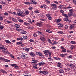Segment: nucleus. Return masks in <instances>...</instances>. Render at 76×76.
<instances>
[{"label":"nucleus","mask_w":76,"mask_h":76,"mask_svg":"<svg viewBox=\"0 0 76 76\" xmlns=\"http://www.w3.org/2000/svg\"><path fill=\"white\" fill-rule=\"evenodd\" d=\"M23 12L19 11L17 12V14L18 16H21V17H25V15H23Z\"/></svg>","instance_id":"nucleus-1"},{"label":"nucleus","mask_w":76,"mask_h":76,"mask_svg":"<svg viewBox=\"0 0 76 76\" xmlns=\"http://www.w3.org/2000/svg\"><path fill=\"white\" fill-rule=\"evenodd\" d=\"M69 66L72 69H74V70H76V66H75V64H69Z\"/></svg>","instance_id":"nucleus-2"},{"label":"nucleus","mask_w":76,"mask_h":76,"mask_svg":"<svg viewBox=\"0 0 76 76\" xmlns=\"http://www.w3.org/2000/svg\"><path fill=\"white\" fill-rule=\"evenodd\" d=\"M0 49L1 50H7V48H6L4 46L1 44L0 45Z\"/></svg>","instance_id":"nucleus-3"},{"label":"nucleus","mask_w":76,"mask_h":76,"mask_svg":"<svg viewBox=\"0 0 76 76\" xmlns=\"http://www.w3.org/2000/svg\"><path fill=\"white\" fill-rule=\"evenodd\" d=\"M11 66H14L15 69H18L19 67L18 66L16 65V64H11Z\"/></svg>","instance_id":"nucleus-4"},{"label":"nucleus","mask_w":76,"mask_h":76,"mask_svg":"<svg viewBox=\"0 0 76 76\" xmlns=\"http://www.w3.org/2000/svg\"><path fill=\"white\" fill-rule=\"evenodd\" d=\"M36 54L37 55H38V56H40L41 57H42V54L39 52H37L36 53Z\"/></svg>","instance_id":"nucleus-5"},{"label":"nucleus","mask_w":76,"mask_h":76,"mask_svg":"<svg viewBox=\"0 0 76 76\" xmlns=\"http://www.w3.org/2000/svg\"><path fill=\"white\" fill-rule=\"evenodd\" d=\"M54 21L55 22H56V23H59L60 21H61V19H55L54 20Z\"/></svg>","instance_id":"nucleus-6"},{"label":"nucleus","mask_w":76,"mask_h":76,"mask_svg":"<svg viewBox=\"0 0 76 76\" xmlns=\"http://www.w3.org/2000/svg\"><path fill=\"white\" fill-rule=\"evenodd\" d=\"M31 3L32 4H37V2L35 1L34 0H31Z\"/></svg>","instance_id":"nucleus-7"},{"label":"nucleus","mask_w":76,"mask_h":76,"mask_svg":"<svg viewBox=\"0 0 76 76\" xmlns=\"http://www.w3.org/2000/svg\"><path fill=\"white\" fill-rule=\"evenodd\" d=\"M50 5L51 6H53V7H54V8H57V4H50Z\"/></svg>","instance_id":"nucleus-8"},{"label":"nucleus","mask_w":76,"mask_h":76,"mask_svg":"<svg viewBox=\"0 0 76 76\" xmlns=\"http://www.w3.org/2000/svg\"><path fill=\"white\" fill-rule=\"evenodd\" d=\"M64 20L65 21H66L67 22H70L71 21L70 20H69V19L67 18H65L64 19Z\"/></svg>","instance_id":"nucleus-9"},{"label":"nucleus","mask_w":76,"mask_h":76,"mask_svg":"<svg viewBox=\"0 0 76 76\" xmlns=\"http://www.w3.org/2000/svg\"><path fill=\"white\" fill-rule=\"evenodd\" d=\"M57 25H59L58 26V28H62V27H63V24H62L61 23H58L57 24Z\"/></svg>","instance_id":"nucleus-10"},{"label":"nucleus","mask_w":76,"mask_h":76,"mask_svg":"<svg viewBox=\"0 0 76 76\" xmlns=\"http://www.w3.org/2000/svg\"><path fill=\"white\" fill-rule=\"evenodd\" d=\"M17 40H19L20 41H24L25 39L22 38V37H19L17 38Z\"/></svg>","instance_id":"nucleus-11"},{"label":"nucleus","mask_w":76,"mask_h":76,"mask_svg":"<svg viewBox=\"0 0 76 76\" xmlns=\"http://www.w3.org/2000/svg\"><path fill=\"white\" fill-rule=\"evenodd\" d=\"M0 72H2V73H6V74L7 73V72H6V71L2 69H0Z\"/></svg>","instance_id":"nucleus-12"},{"label":"nucleus","mask_w":76,"mask_h":76,"mask_svg":"<svg viewBox=\"0 0 76 76\" xmlns=\"http://www.w3.org/2000/svg\"><path fill=\"white\" fill-rule=\"evenodd\" d=\"M15 28H16V29H18L20 27V25L18 24H16L15 25Z\"/></svg>","instance_id":"nucleus-13"},{"label":"nucleus","mask_w":76,"mask_h":76,"mask_svg":"<svg viewBox=\"0 0 76 76\" xmlns=\"http://www.w3.org/2000/svg\"><path fill=\"white\" fill-rule=\"evenodd\" d=\"M5 41L7 44H12V42L9 40H5Z\"/></svg>","instance_id":"nucleus-14"},{"label":"nucleus","mask_w":76,"mask_h":76,"mask_svg":"<svg viewBox=\"0 0 76 76\" xmlns=\"http://www.w3.org/2000/svg\"><path fill=\"white\" fill-rule=\"evenodd\" d=\"M29 55H30L31 57H34L35 56V53L33 52H31L29 53Z\"/></svg>","instance_id":"nucleus-15"},{"label":"nucleus","mask_w":76,"mask_h":76,"mask_svg":"<svg viewBox=\"0 0 76 76\" xmlns=\"http://www.w3.org/2000/svg\"><path fill=\"white\" fill-rule=\"evenodd\" d=\"M40 39L42 41H43L44 42V41H45V38L44 37H42Z\"/></svg>","instance_id":"nucleus-16"},{"label":"nucleus","mask_w":76,"mask_h":76,"mask_svg":"<svg viewBox=\"0 0 76 76\" xmlns=\"http://www.w3.org/2000/svg\"><path fill=\"white\" fill-rule=\"evenodd\" d=\"M3 52L4 53H5V54H10L9 52L7 50L3 51Z\"/></svg>","instance_id":"nucleus-17"},{"label":"nucleus","mask_w":76,"mask_h":76,"mask_svg":"<svg viewBox=\"0 0 76 76\" xmlns=\"http://www.w3.org/2000/svg\"><path fill=\"white\" fill-rule=\"evenodd\" d=\"M21 34H26L27 33V32L25 31L22 30L21 31Z\"/></svg>","instance_id":"nucleus-18"},{"label":"nucleus","mask_w":76,"mask_h":76,"mask_svg":"<svg viewBox=\"0 0 76 76\" xmlns=\"http://www.w3.org/2000/svg\"><path fill=\"white\" fill-rule=\"evenodd\" d=\"M62 15H63V16H64L65 18H68V16H67V15L66 14L62 13Z\"/></svg>","instance_id":"nucleus-19"},{"label":"nucleus","mask_w":76,"mask_h":76,"mask_svg":"<svg viewBox=\"0 0 76 76\" xmlns=\"http://www.w3.org/2000/svg\"><path fill=\"white\" fill-rule=\"evenodd\" d=\"M45 64V63L44 62H40L39 63V66H41L43 65L44 64Z\"/></svg>","instance_id":"nucleus-20"},{"label":"nucleus","mask_w":76,"mask_h":76,"mask_svg":"<svg viewBox=\"0 0 76 76\" xmlns=\"http://www.w3.org/2000/svg\"><path fill=\"white\" fill-rule=\"evenodd\" d=\"M57 32L58 34H62V35H63V34H64V33H63V32L61 31H59Z\"/></svg>","instance_id":"nucleus-21"},{"label":"nucleus","mask_w":76,"mask_h":76,"mask_svg":"<svg viewBox=\"0 0 76 76\" xmlns=\"http://www.w3.org/2000/svg\"><path fill=\"white\" fill-rule=\"evenodd\" d=\"M66 51H67V50L65 48H64L62 49V50L61 51V53H64L66 52Z\"/></svg>","instance_id":"nucleus-22"},{"label":"nucleus","mask_w":76,"mask_h":76,"mask_svg":"<svg viewBox=\"0 0 76 76\" xmlns=\"http://www.w3.org/2000/svg\"><path fill=\"white\" fill-rule=\"evenodd\" d=\"M37 26H42V24L39 23H37Z\"/></svg>","instance_id":"nucleus-23"},{"label":"nucleus","mask_w":76,"mask_h":76,"mask_svg":"<svg viewBox=\"0 0 76 76\" xmlns=\"http://www.w3.org/2000/svg\"><path fill=\"white\" fill-rule=\"evenodd\" d=\"M4 26H3L0 25V29L1 30H2L4 29Z\"/></svg>","instance_id":"nucleus-24"},{"label":"nucleus","mask_w":76,"mask_h":76,"mask_svg":"<svg viewBox=\"0 0 76 76\" xmlns=\"http://www.w3.org/2000/svg\"><path fill=\"white\" fill-rule=\"evenodd\" d=\"M26 55H27V54H23L21 55V57L23 58V57H26Z\"/></svg>","instance_id":"nucleus-25"},{"label":"nucleus","mask_w":76,"mask_h":76,"mask_svg":"<svg viewBox=\"0 0 76 76\" xmlns=\"http://www.w3.org/2000/svg\"><path fill=\"white\" fill-rule=\"evenodd\" d=\"M5 62H10V60H9L6 59H4V61Z\"/></svg>","instance_id":"nucleus-26"},{"label":"nucleus","mask_w":76,"mask_h":76,"mask_svg":"<svg viewBox=\"0 0 76 76\" xmlns=\"http://www.w3.org/2000/svg\"><path fill=\"white\" fill-rule=\"evenodd\" d=\"M59 72L60 73H64V71H63V70L62 69H60L59 70Z\"/></svg>","instance_id":"nucleus-27"},{"label":"nucleus","mask_w":76,"mask_h":76,"mask_svg":"<svg viewBox=\"0 0 76 76\" xmlns=\"http://www.w3.org/2000/svg\"><path fill=\"white\" fill-rule=\"evenodd\" d=\"M16 29L18 31H22V29H20V27H19L18 28H16Z\"/></svg>","instance_id":"nucleus-28"},{"label":"nucleus","mask_w":76,"mask_h":76,"mask_svg":"<svg viewBox=\"0 0 76 76\" xmlns=\"http://www.w3.org/2000/svg\"><path fill=\"white\" fill-rule=\"evenodd\" d=\"M43 74L44 75H47V74H48V72L46 71H43Z\"/></svg>","instance_id":"nucleus-29"},{"label":"nucleus","mask_w":76,"mask_h":76,"mask_svg":"<svg viewBox=\"0 0 76 76\" xmlns=\"http://www.w3.org/2000/svg\"><path fill=\"white\" fill-rule=\"evenodd\" d=\"M65 56H66V54H61L60 55V56L61 57H65Z\"/></svg>","instance_id":"nucleus-30"},{"label":"nucleus","mask_w":76,"mask_h":76,"mask_svg":"<svg viewBox=\"0 0 76 76\" xmlns=\"http://www.w3.org/2000/svg\"><path fill=\"white\" fill-rule=\"evenodd\" d=\"M69 12H70V13H73V12L74 10L73 9H71L69 10Z\"/></svg>","instance_id":"nucleus-31"},{"label":"nucleus","mask_w":76,"mask_h":76,"mask_svg":"<svg viewBox=\"0 0 76 76\" xmlns=\"http://www.w3.org/2000/svg\"><path fill=\"white\" fill-rule=\"evenodd\" d=\"M54 58L55 59H56V60H60V58H58L57 57H55Z\"/></svg>","instance_id":"nucleus-32"},{"label":"nucleus","mask_w":76,"mask_h":76,"mask_svg":"<svg viewBox=\"0 0 76 76\" xmlns=\"http://www.w3.org/2000/svg\"><path fill=\"white\" fill-rule=\"evenodd\" d=\"M72 15H73V13L71 12H69L68 14V15L69 16H72Z\"/></svg>","instance_id":"nucleus-33"},{"label":"nucleus","mask_w":76,"mask_h":76,"mask_svg":"<svg viewBox=\"0 0 76 76\" xmlns=\"http://www.w3.org/2000/svg\"><path fill=\"white\" fill-rule=\"evenodd\" d=\"M12 20L13 22H16L17 20L15 19V17H14Z\"/></svg>","instance_id":"nucleus-34"},{"label":"nucleus","mask_w":76,"mask_h":76,"mask_svg":"<svg viewBox=\"0 0 76 76\" xmlns=\"http://www.w3.org/2000/svg\"><path fill=\"white\" fill-rule=\"evenodd\" d=\"M47 41H48V42L49 43H50V44H52V42H51V40L50 39H48Z\"/></svg>","instance_id":"nucleus-35"},{"label":"nucleus","mask_w":76,"mask_h":76,"mask_svg":"<svg viewBox=\"0 0 76 76\" xmlns=\"http://www.w3.org/2000/svg\"><path fill=\"white\" fill-rule=\"evenodd\" d=\"M30 49L29 48H27L25 49V51H27V52H28L29 51V50Z\"/></svg>","instance_id":"nucleus-36"},{"label":"nucleus","mask_w":76,"mask_h":76,"mask_svg":"<svg viewBox=\"0 0 76 76\" xmlns=\"http://www.w3.org/2000/svg\"><path fill=\"white\" fill-rule=\"evenodd\" d=\"M47 32H48V33H52V31H50V30L48 29L46 30Z\"/></svg>","instance_id":"nucleus-37"},{"label":"nucleus","mask_w":76,"mask_h":76,"mask_svg":"<svg viewBox=\"0 0 76 76\" xmlns=\"http://www.w3.org/2000/svg\"><path fill=\"white\" fill-rule=\"evenodd\" d=\"M22 44V42H17L16 44L17 45H20V44Z\"/></svg>","instance_id":"nucleus-38"},{"label":"nucleus","mask_w":76,"mask_h":76,"mask_svg":"<svg viewBox=\"0 0 76 76\" xmlns=\"http://www.w3.org/2000/svg\"><path fill=\"white\" fill-rule=\"evenodd\" d=\"M24 3L26 4H31V3L30 2H24Z\"/></svg>","instance_id":"nucleus-39"},{"label":"nucleus","mask_w":76,"mask_h":76,"mask_svg":"<svg viewBox=\"0 0 76 76\" xmlns=\"http://www.w3.org/2000/svg\"><path fill=\"white\" fill-rule=\"evenodd\" d=\"M48 59H49V61H53V58H52L50 57V58H48Z\"/></svg>","instance_id":"nucleus-40"},{"label":"nucleus","mask_w":76,"mask_h":76,"mask_svg":"<svg viewBox=\"0 0 76 76\" xmlns=\"http://www.w3.org/2000/svg\"><path fill=\"white\" fill-rule=\"evenodd\" d=\"M35 13H39V10H35L34 11Z\"/></svg>","instance_id":"nucleus-41"},{"label":"nucleus","mask_w":76,"mask_h":76,"mask_svg":"<svg viewBox=\"0 0 76 76\" xmlns=\"http://www.w3.org/2000/svg\"><path fill=\"white\" fill-rule=\"evenodd\" d=\"M4 58L2 57H0V60H2V61H4Z\"/></svg>","instance_id":"nucleus-42"},{"label":"nucleus","mask_w":76,"mask_h":76,"mask_svg":"<svg viewBox=\"0 0 76 76\" xmlns=\"http://www.w3.org/2000/svg\"><path fill=\"white\" fill-rule=\"evenodd\" d=\"M0 20L1 21H2L3 20V18L1 15H0Z\"/></svg>","instance_id":"nucleus-43"},{"label":"nucleus","mask_w":76,"mask_h":76,"mask_svg":"<svg viewBox=\"0 0 76 76\" xmlns=\"http://www.w3.org/2000/svg\"><path fill=\"white\" fill-rule=\"evenodd\" d=\"M4 15L5 16H8L9 15V13L7 12H5L4 13Z\"/></svg>","instance_id":"nucleus-44"},{"label":"nucleus","mask_w":76,"mask_h":76,"mask_svg":"<svg viewBox=\"0 0 76 76\" xmlns=\"http://www.w3.org/2000/svg\"><path fill=\"white\" fill-rule=\"evenodd\" d=\"M44 53L45 54H48V50H45L44 51Z\"/></svg>","instance_id":"nucleus-45"},{"label":"nucleus","mask_w":76,"mask_h":76,"mask_svg":"<svg viewBox=\"0 0 76 76\" xmlns=\"http://www.w3.org/2000/svg\"><path fill=\"white\" fill-rule=\"evenodd\" d=\"M12 15H15L16 16H17V14L15 12H13L12 14Z\"/></svg>","instance_id":"nucleus-46"},{"label":"nucleus","mask_w":76,"mask_h":76,"mask_svg":"<svg viewBox=\"0 0 76 76\" xmlns=\"http://www.w3.org/2000/svg\"><path fill=\"white\" fill-rule=\"evenodd\" d=\"M43 7H44V8H45V9H46L47 8V6L45 5V4H43Z\"/></svg>","instance_id":"nucleus-47"},{"label":"nucleus","mask_w":76,"mask_h":76,"mask_svg":"<svg viewBox=\"0 0 76 76\" xmlns=\"http://www.w3.org/2000/svg\"><path fill=\"white\" fill-rule=\"evenodd\" d=\"M70 43H71V44H76V42L75 41H71L70 42Z\"/></svg>","instance_id":"nucleus-48"},{"label":"nucleus","mask_w":76,"mask_h":76,"mask_svg":"<svg viewBox=\"0 0 76 76\" xmlns=\"http://www.w3.org/2000/svg\"><path fill=\"white\" fill-rule=\"evenodd\" d=\"M50 16H51V14H47L46 15V16L48 17V18Z\"/></svg>","instance_id":"nucleus-49"},{"label":"nucleus","mask_w":76,"mask_h":76,"mask_svg":"<svg viewBox=\"0 0 76 76\" xmlns=\"http://www.w3.org/2000/svg\"><path fill=\"white\" fill-rule=\"evenodd\" d=\"M63 7V5H60L58 7L59 9H62Z\"/></svg>","instance_id":"nucleus-50"},{"label":"nucleus","mask_w":76,"mask_h":76,"mask_svg":"<svg viewBox=\"0 0 76 76\" xmlns=\"http://www.w3.org/2000/svg\"><path fill=\"white\" fill-rule=\"evenodd\" d=\"M28 9L29 10L32 11V9H33V8L32 7H30L28 8Z\"/></svg>","instance_id":"nucleus-51"},{"label":"nucleus","mask_w":76,"mask_h":76,"mask_svg":"<svg viewBox=\"0 0 76 76\" xmlns=\"http://www.w3.org/2000/svg\"><path fill=\"white\" fill-rule=\"evenodd\" d=\"M48 19H49V20H51V19H52V18L51 16L48 17Z\"/></svg>","instance_id":"nucleus-52"},{"label":"nucleus","mask_w":76,"mask_h":76,"mask_svg":"<svg viewBox=\"0 0 76 76\" xmlns=\"http://www.w3.org/2000/svg\"><path fill=\"white\" fill-rule=\"evenodd\" d=\"M30 15L31 16H34V12L33 11H32V12L30 13Z\"/></svg>","instance_id":"nucleus-53"},{"label":"nucleus","mask_w":76,"mask_h":76,"mask_svg":"<svg viewBox=\"0 0 76 76\" xmlns=\"http://www.w3.org/2000/svg\"><path fill=\"white\" fill-rule=\"evenodd\" d=\"M18 20L20 22H23V20L20 19H18Z\"/></svg>","instance_id":"nucleus-54"},{"label":"nucleus","mask_w":76,"mask_h":76,"mask_svg":"<svg viewBox=\"0 0 76 76\" xmlns=\"http://www.w3.org/2000/svg\"><path fill=\"white\" fill-rule=\"evenodd\" d=\"M28 29H33V27L31 26H28L27 27Z\"/></svg>","instance_id":"nucleus-55"},{"label":"nucleus","mask_w":76,"mask_h":76,"mask_svg":"<svg viewBox=\"0 0 76 76\" xmlns=\"http://www.w3.org/2000/svg\"><path fill=\"white\" fill-rule=\"evenodd\" d=\"M74 28V26L72 25L70 26V29H73Z\"/></svg>","instance_id":"nucleus-56"},{"label":"nucleus","mask_w":76,"mask_h":76,"mask_svg":"<svg viewBox=\"0 0 76 76\" xmlns=\"http://www.w3.org/2000/svg\"><path fill=\"white\" fill-rule=\"evenodd\" d=\"M24 76H31V75L29 74H27L26 75H24Z\"/></svg>","instance_id":"nucleus-57"},{"label":"nucleus","mask_w":76,"mask_h":76,"mask_svg":"<svg viewBox=\"0 0 76 76\" xmlns=\"http://www.w3.org/2000/svg\"><path fill=\"white\" fill-rule=\"evenodd\" d=\"M1 4H6V2H4L3 1H1Z\"/></svg>","instance_id":"nucleus-58"},{"label":"nucleus","mask_w":76,"mask_h":76,"mask_svg":"<svg viewBox=\"0 0 76 76\" xmlns=\"http://www.w3.org/2000/svg\"><path fill=\"white\" fill-rule=\"evenodd\" d=\"M68 58H72V56L70 55L67 57Z\"/></svg>","instance_id":"nucleus-59"},{"label":"nucleus","mask_w":76,"mask_h":76,"mask_svg":"<svg viewBox=\"0 0 76 76\" xmlns=\"http://www.w3.org/2000/svg\"><path fill=\"white\" fill-rule=\"evenodd\" d=\"M45 1L46 3H50V2L48 0H45Z\"/></svg>","instance_id":"nucleus-60"},{"label":"nucleus","mask_w":76,"mask_h":76,"mask_svg":"<svg viewBox=\"0 0 76 76\" xmlns=\"http://www.w3.org/2000/svg\"><path fill=\"white\" fill-rule=\"evenodd\" d=\"M33 36L34 37V38H36L37 37V35L36 34L34 33L33 34Z\"/></svg>","instance_id":"nucleus-61"},{"label":"nucleus","mask_w":76,"mask_h":76,"mask_svg":"<svg viewBox=\"0 0 76 76\" xmlns=\"http://www.w3.org/2000/svg\"><path fill=\"white\" fill-rule=\"evenodd\" d=\"M26 13V14H29V11L27 10H26L25 11Z\"/></svg>","instance_id":"nucleus-62"},{"label":"nucleus","mask_w":76,"mask_h":76,"mask_svg":"<svg viewBox=\"0 0 76 76\" xmlns=\"http://www.w3.org/2000/svg\"><path fill=\"white\" fill-rule=\"evenodd\" d=\"M7 23H12V22L10 21H7Z\"/></svg>","instance_id":"nucleus-63"},{"label":"nucleus","mask_w":76,"mask_h":76,"mask_svg":"<svg viewBox=\"0 0 76 76\" xmlns=\"http://www.w3.org/2000/svg\"><path fill=\"white\" fill-rule=\"evenodd\" d=\"M73 25H76V20L74 21L73 22Z\"/></svg>","instance_id":"nucleus-64"}]
</instances>
